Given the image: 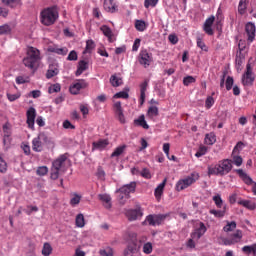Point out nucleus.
Returning <instances> with one entry per match:
<instances>
[{
  "mask_svg": "<svg viewBox=\"0 0 256 256\" xmlns=\"http://www.w3.org/2000/svg\"><path fill=\"white\" fill-rule=\"evenodd\" d=\"M215 142H217V136L215 135L214 132H210L205 136V143L207 145H213L215 144Z\"/></svg>",
  "mask_w": 256,
  "mask_h": 256,
  "instance_id": "c756f323",
  "label": "nucleus"
},
{
  "mask_svg": "<svg viewBox=\"0 0 256 256\" xmlns=\"http://www.w3.org/2000/svg\"><path fill=\"white\" fill-rule=\"evenodd\" d=\"M47 50L49 53H55L56 55L62 56H65L67 53H69V49H67V47L59 48L57 45L48 46Z\"/></svg>",
  "mask_w": 256,
  "mask_h": 256,
  "instance_id": "dca6fc26",
  "label": "nucleus"
},
{
  "mask_svg": "<svg viewBox=\"0 0 256 256\" xmlns=\"http://www.w3.org/2000/svg\"><path fill=\"white\" fill-rule=\"evenodd\" d=\"M53 253V247L50 243L46 242L43 244L42 255L50 256Z\"/></svg>",
  "mask_w": 256,
  "mask_h": 256,
  "instance_id": "7c9ffc66",
  "label": "nucleus"
},
{
  "mask_svg": "<svg viewBox=\"0 0 256 256\" xmlns=\"http://www.w3.org/2000/svg\"><path fill=\"white\" fill-rule=\"evenodd\" d=\"M236 229V222H227V225L224 226L223 230L224 232H231Z\"/></svg>",
  "mask_w": 256,
  "mask_h": 256,
  "instance_id": "09e8293b",
  "label": "nucleus"
},
{
  "mask_svg": "<svg viewBox=\"0 0 256 256\" xmlns=\"http://www.w3.org/2000/svg\"><path fill=\"white\" fill-rule=\"evenodd\" d=\"M213 201L215 202L218 209H221L223 207V199H221V195L214 196Z\"/></svg>",
  "mask_w": 256,
  "mask_h": 256,
  "instance_id": "6e6d98bb",
  "label": "nucleus"
},
{
  "mask_svg": "<svg viewBox=\"0 0 256 256\" xmlns=\"http://www.w3.org/2000/svg\"><path fill=\"white\" fill-rule=\"evenodd\" d=\"M45 146L47 148L55 147V142L53 138L45 134V132H40L36 138L32 140V150L34 152H42L44 151Z\"/></svg>",
  "mask_w": 256,
  "mask_h": 256,
  "instance_id": "f03ea898",
  "label": "nucleus"
},
{
  "mask_svg": "<svg viewBox=\"0 0 256 256\" xmlns=\"http://www.w3.org/2000/svg\"><path fill=\"white\" fill-rule=\"evenodd\" d=\"M100 29L103 32V34L106 37H108L109 42L112 43L113 42V32H112V30L106 25L102 26Z\"/></svg>",
  "mask_w": 256,
  "mask_h": 256,
  "instance_id": "c85d7f7f",
  "label": "nucleus"
},
{
  "mask_svg": "<svg viewBox=\"0 0 256 256\" xmlns=\"http://www.w3.org/2000/svg\"><path fill=\"white\" fill-rule=\"evenodd\" d=\"M10 32H11V27L9 25L0 26V35L10 33Z\"/></svg>",
  "mask_w": 256,
  "mask_h": 256,
  "instance_id": "0e129e2a",
  "label": "nucleus"
},
{
  "mask_svg": "<svg viewBox=\"0 0 256 256\" xmlns=\"http://www.w3.org/2000/svg\"><path fill=\"white\" fill-rule=\"evenodd\" d=\"M27 120L26 123L28 125V128L31 130H34L35 128V119L37 116L36 109L34 107H30L26 112Z\"/></svg>",
  "mask_w": 256,
  "mask_h": 256,
  "instance_id": "9b49d317",
  "label": "nucleus"
},
{
  "mask_svg": "<svg viewBox=\"0 0 256 256\" xmlns=\"http://www.w3.org/2000/svg\"><path fill=\"white\" fill-rule=\"evenodd\" d=\"M244 56L243 55H241V52H240V54L239 55H237L236 56V67H237V69H240L241 68V66H242V64H243V62H244Z\"/></svg>",
  "mask_w": 256,
  "mask_h": 256,
  "instance_id": "680f3d73",
  "label": "nucleus"
},
{
  "mask_svg": "<svg viewBox=\"0 0 256 256\" xmlns=\"http://www.w3.org/2000/svg\"><path fill=\"white\" fill-rule=\"evenodd\" d=\"M114 110H115L116 116L118 117V120L120 121V123L125 124L126 119H125V115L123 114V108H122L120 101H118L114 104Z\"/></svg>",
  "mask_w": 256,
  "mask_h": 256,
  "instance_id": "2eb2a0df",
  "label": "nucleus"
},
{
  "mask_svg": "<svg viewBox=\"0 0 256 256\" xmlns=\"http://www.w3.org/2000/svg\"><path fill=\"white\" fill-rule=\"evenodd\" d=\"M104 9L109 13H115L118 11V6L115 0H104Z\"/></svg>",
  "mask_w": 256,
  "mask_h": 256,
  "instance_id": "6ab92c4d",
  "label": "nucleus"
},
{
  "mask_svg": "<svg viewBox=\"0 0 256 256\" xmlns=\"http://www.w3.org/2000/svg\"><path fill=\"white\" fill-rule=\"evenodd\" d=\"M99 254L100 256H114V251H113V248L108 246L104 249H100Z\"/></svg>",
  "mask_w": 256,
  "mask_h": 256,
  "instance_id": "c9c22d12",
  "label": "nucleus"
},
{
  "mask_svg": "<svg viewBox=\"0 0 256 256\" xmlns=\"http://www.w3.org/2000/svg\"><path fill=\"white\" fill-rule=\"evenodd\" d=\"M98 198H99L100 201H102L105 209H111V207H112V203H111L112 198L110 197V195H108V194H99Z\"/></svg>",
  "mask_w": 256,
  "mask_h": 256,
  "instance_id": "4be33fe9",
  "label": "nucleus"
},
{
  "mask_svg": "<svg viewBox=\"0 0 256 256\" xmlns=\"http://www.w3.org/2000/svg\"><path fill=\"white\" fill-rule=\"evenodd\" d=\"M88 87V83L85 79H78L75 83H73L69 91L72 95H78L81 90H84Z\"/></svg>",
  "mask_w": 256,
  "mask_h": 256,
  "instance_id": "9d476101",
  "label": "nucleus"
},
{
  "mask_svg": "<svg viewBox=\"0 0 256 256\" xmlns=\"http://www.w3.org/2000/svg\"><path fill=\"white\" fill-rule=\"evenodd\" d=\"M245 31L248 35V41L253 42L255 39L256 27L253 23L249 22L246 24Z\"/></svg>",
  "mask_w": 256,
  "mask_h": 256,
  "instance_id": "f3484780",
  "label": "nucleus"
},
{
  "mask_svg": "<svg viewBox=\"0 0 256 256\" xmlns=\"http://www.w3.org/2000/svg\"><path fill=\"white\" fill-rule=\"evenodd\" d=\"M59 74V70L57 68L55 69H48L47 73H46V78L47 79H52L54 77H56Z\"/></svg>",
  "mask_w": 256,
  "mask_h": 256,
  "instance_id": "de8ad7c7",
  "label": "nucleus"
},
{
  "mask_svg": "<svg viewBox=\"0 0 256 256\" xmlns=\"http://www.w3.org/2000/svg\"><path fill=\"white\" fill-rule=\"evenodd\" d=\"M139 251L137 243L135 241H132L129 243L128 247L124 251L125 256H133Z\"/></svg>",
  "mask_w": 256,
  "mask_h": 256,
  "instance_id": "aec40b11",
  "label": "nucleus"
},
{
  "mask_svg": "<svg viewBox=\"0 0 256 256\" xmlns=\"http://www.w3.org/2000/svg\"><path fill=\"white\" fill-rule=\"evenodd\" d=\"M114 98L116 99H128L129 93L126 91H120L114 95Z\"/></svg>",
  "mask_w": 256,
  "mask_h": 256,
  "instance_id": "bf43d9fd",
  "label": "nucleus"
},
{
  "mask_svg": "<svg viewBox=\"0 0 256 256\" xmlns=\"http://www.w3.org/2000/svg\"><path fill=\"white\" fill-rule=\"evenodd\" d=\"M136 182H131L130 184L122 186L117 192L125 194L129 198L130 193H134L136 190Z\"/></svg>",
  "mask_w": 256,
  "mask_h": 256,
  "instance_id": "4468645a",
  "label": "nucleus"
},
{
  "mask_svg": "<svg viewBox=\"0 0 256 256\" xmlns=\"http://www.w3.org/2000/svg\"><path fill=\"white\" fill-rule=\"evenodd\" d=\"M165 219L166 215L164 214H150L146 216V222H148V225L152 227L160 226Z\"/></svg>",
  "mask_w": 256,
  "mask_h": 256,
  "instance_id": "1a4fd4ad",
  "label": "nucleus"
},
{
  "mask_svg": "<svg viewBox=\"0 0 256 256\" xmlns=\"http://www.w3.org/2000/svg\"><path fill=\"white\" fill-rule=\"evenodd\" d=\"M230 239L232 240L233 245L241 242L242 232L240 230H237L235 233L230 235Z\"/></svg>",
  "mask_w": 256,
  "mask_h": 256,
  "instance_id": "2f4dec72",
  "label": "nucleus"
},
{
  "mask_svg": "<svg viewBox=\"0 0 256 256\" xmlns=\"http://www.w3.org/2000/svg\"><path fill=\"white\" fill-rule=\"evenodd\" d=\"M23 65L30 70H35L39 67L41 61V52L35 47H28L26 57L23 58Z\"/></svg>",
  "mask_w": 256,
  "mask_h": 256,
  "instance_id": "f257e3e1",
  "label": "nucleus"
},
{
  "mask_svg": "<svg viewBox=\"0 0 256 256\" xmlns=\"http://www.w3.org/2000/svg\"><path fill=\"white\" fill-rule=\"evenodd\" d=\"M235 172L239 175L245 184L251 185L253 183V180L242 169H237Z\"/></svg>",
  "mask_w": 256,
  "mask_h": 256,
  "instance_id": "393cba45",
  "label": "nucleus"
},
{
  "mask_svg": "<svg viewBox=\"0 0 256 256\" xmlns=\"http://www.w3.org/2000/svg\"><path fill=\"white\" fill-rule=\"evenodd\" d=\"M207 233V227L204 222H199V227L191 234L192 239L200 240Z\"/></svg>",
  "mask_w": 256,
  "mask_h": 256,
  "instance_id": "f8f14e48",
  "label": "nucleus"
},
{
  "mask_svg": "<svg viewBox=\"0 0 256 256\" xmlns=\"http://www.w3.org/2000/svg\"><path fill=\"white\" fill-rule=\"evenodd\" d=\"M232 163H234L237 167H240L243 163V159L240 156H234Z\"/></svg>",
  "mask_w": 256,
  "mask_h": 256,
  "instance_id": "338daca9",
  "label": "nucleus"
},
{
  "mask_svg": "<svg viewBox=\"0 0 256 256\" xmlns=\"http://www.w3.org/2000/svg\"><path fill=\"white\" fill-rule=\"evenodd\" d=\"M95 47V43L92 40H88L86 42V51L87 53H90V51Z\"/></svg>",
  "mask_w": 256,
  "mask_h": 256,
  "instance_id": "774afa93",
  "label": "nucleus"
},
{
  "mask_svg": "<svg viewBox=\"0 0 256 256\" xmlns=\"http://www.w3.org/2000/svg\"><path fill=\"white\" fill-rule=\"evenodd\" d=\"M59 19V11L56 6L44 9L41 12V23L45 26H51Z\"/></svg>",
  "mask_w": 256,
  "mask_h": 256,
  "instance_id": "20e7f679",
  "label": "nucleus"
},
{
  "mask_svg": "<svg viewBox=\"0 0 256 256\" xmlns=\"http://www.w3.org/2000/svg\"><path fill=\"white\" fill-rule=\"evenodd\" d=\"M129 221H136L138 217H142V212L139 209H131L126 213Z\"/></svg>",
  "mask_w": 256,
  "mask_h": 256,
  "instance_id": "5701e85b",
  "label": "nucleus"
},
{
  "mask_svg": "<svg viewBox=\"0 0 256 256\" xmlns=\"http://www.w3.org/2000/svg\"><path fill=\"white\" fill-rule=\"evenodd\" d=\"M126 148H127L126 145L116 148L115 151L112 153L111 157H119L120 155L123 154Z\"/></svg>",
  "mask_w": 256,
  "mask_h": 256,
  "instance_id": "a18cd8bd",
  "label": "nucleus"
},
{
  "mask_svg": "<svg viewBox=\"0 0 256 256\" xmlns=\"http://www.w3.org/2000/svg\"><path fill=\"white\" fill-rule=\"evenodd\" d=\"M255 81V75L253 73V68L251 64L248 62L246 66V71L242 76V85L244 87H251L253 86Z\"/></svg>",
  "mask_w": 256,
  "mask_h": 256,
  "instance_id": "6e6552de",
  "label": "nucleus"
},
{
  "mask_svg": "<svg viewBox=\"0 0 256 256\" xmlns=\"http://www.w3.org/2000/svg\"><path fill=\"white\" fill-rule=\"evenodd\" d=\"M75 224L78 228H83L85 226V220L83 214H78L75 219Z\"/></svg>",
  "mask_w": 256,
  "mask_h": 256,
  "instance_id": "4c0bfd02",
  "label": "nucleus"
},
{
  "mask_svg": "<svg viewBox=\"0 0 256 256\" xmlns=\"http://www.w3.org/2000/svg\"><path fill=\"white\" fill-rule=\"evenodd\" d=\"M196 83V78L193 77V76H187V77H184L183 78V85L188 87L190 86L191 84H194Z\"/></svg>",
  "mask_w": 256,
  "mask_h": 256,
  "instance_id": "37998d69",
  "label": "nucleus"
},
{
  "mask_svg": "<svg viewBox=\"0 0 256 256\" xmlns=\"http://www.w3.org/2000/svg\"><path fill=\"white\" fill-rule=\"evenodd\" d=\"M77 59H78V56H77L76 51L72 50V51L69 53V55H68V57H67V60H68V61H77Z\"/></svg>",
  "mask_w": 256,
  "mask_h": 256,
  "instance_id": "69168bd1",
  "label": "nucleus"
},
{
  "mask_svg": "<svg viewBox=\"0 0 256 256\" xmlns=\"http://www.w3.org/2000/svg\"><path fill=\"white\" fill-rule=\"evenodd\" d=\"M234 85V79L231 76H228L225 82V87L227 91H230Z\"/></svg>",
  "mask_w": 256,
  "mask_h": 256,
  "instance_id": "864d4df0",
  "label": "nucleus"
},
{
  "mask_svg": "<svg viewBox=\"0 0 256 256\" xmlns=\"http://www.w3.org/2000/svg\"><path fill=\"white\" fill-rule=\"evenodd\" d=\"M197 47H199L201 50L208 53L209 47L206 45V43L203 41L201 37H197L196 39Z\"/></svg>",
  "mask_w": 256,
  "mask_h": 256,
  "instance_id": "f704fd0d",
  "label": "nucleus"
},
{
  "mask_svg": "<svg viewBox=\"0 0 256 256\" xmlns=\"http://www.w3.org/2000/svg\"><path fill=\"white\" fill-rule=\"evenodd\" d=\"M7 168V163L0 154V173H5L7 171Z\"/></svg>",
  "mask_w": 256,
  "mask_h": 256,
  "instance_id": "4d7b16f0",
  "label": "nucleus"
},
{
  "mask_svg": "<svg viewBox=\"0 0 256 256\" xmlns=\"http://www.w3.org/2000/svg\"><path fill=\"white\" fill-rule=\"evenodd\" d=\"M138 63L147 69L153 63V54L148 52L147 49L140 50V54H138Z\"/></svg>",
  "mask_w": 256,
  "mask_h": 256,
  "instance_id": "0eeeda50",
  "label": "nucleus"
},
{
  "mask_svg": "<svg viewBox=\"0 0 256 256\" xmlns=\"http://www.w3.org/2000/svg\"><path fill=\"white\" fill-rule=\"evenodd\" d=\"M209 213L210 215H214V217H218V218L225 217V211L212 209L209 211Z\"/></svg>",
  "mask_w": 256,
  "mask_h": 256,
  "instance_id": "13d9d810",
  "label": "nucleus"
},
{
  "mask_svg": "<svg viewBox=\"0 0 256 256\" xmlns=\"http://www.w3.org/2000/svg\"><path fill=\"white\" fill-rule=\"evenodd\" d=\"M214 22H215V16H211V17L207 18L204 23L203 30L209 36H212L215 33V32H213V28H212Z\"/></svg>",
  "mask_w": 256,
  "mask_h": 256,
  "instance_id": "ddd939ff",
  "label": "nucleus"
},
{
  "mask_svg": "<svg viewBox=\"0 0 256 256\" xmlns=\"http://www.w3.org/2000/svg\"><path fill=\"white\" fill-rule=\"evenodd\" d=\"M140 176H142V177H144L146 179H151L152 178L151 172L147 168L142 169V171L140 173Z\"/></svg>",
  "mask_w": 256,
  "mask_h": 256,
  "instance_id": "e2e57ef3",
  "label": "nucleus"
},
{
  "mask_svg": "<svg viewBox=\"0 0 256 256\" xmlns=\"http://www.w3.org/2000/svg\"><path fill=\"white\" fill-rule=\"evenodd\" d=\"M168 179L164 178L163 181L155 188L154 190V196L157 200L161 199V196L163 195L164 188L167 184Z\"/></svg>",
  "mask_w": 256,
  "mask_h": 256,
  "instance_id": "a211bd4d",
  "label": "nucleus"
},
{
  "mask_svg": "<svg viewBox=\"0 0 256 256\" xmlns=\"http://www.w3.org/2000/svg\"><path fill=\"white\" fill-rule=\"evenodd\" d=\"M147 116L150 119H154L159 116V108L157 106H149Z\"/></svg>",
  "mask_w": 256,
  "mask_h": 256,
  "instance_id": "cd10ccee",
  "label": "nucleus"
},
{
  "mask_svg": "<svg viewBox=\"0 0 256 256\" xmlns=\"http://www.w3.org/2000/svg\"><path fill=\"white\" fill-rule=\"evenodd\" d=\"M213 105H215V99L213 98V96H208L205 101L206 109H211Z\"/></svg>",
  "mask_w": 256,
  "mask_h": 256,
  "instance_id": "603ef678",
  "label": "nucleus"
},
{
  "mask_svg": "<svg viewBox=\"0 0 256 256\" xmlns=\"http://www.w3.org/2000/svg\"><path fill=\"white\" fill-rule=\"evenodd\" d=\"M248 3H249L248 0H240L239 6H238L239 14L241 15L245 14Z\"/></svg>",
  "mask_w": 256,
  "mask_h": 256,
  "instance_id": "72a5a7b5",
  "label": "nucleus"
},
{
  "mask_svg": "<svg viewBox=\"0 0 256 256\" xmlns=\"http://www.w3.org/2000/svg\"><path fill=\"white\" fill-rule=\"evenodd\" d=\"M242 251L244 254L246 255H250L253 254V256H256V243L252 244V245H245L244 247H242Z\"/></svg>",
  "mask_w": 256,
  "mask_h": 256,
  "instance_id": "bb28decb",
  "label": "nucleus"
},
{
  "mask_svg": "<svg viewBox=\"0 0 256 256\" xmlns=\"http://www.w3.org/2000/svg\"><path fill=\"white\" fill-rule=\"evenodd\" d=\"M110 83L113 87L117 88V87L121 86L122 80L120 78L116 77L115 75H112L110 78Z\"/></svg>",
  "mask_w": 256,
  "mask_h": 256,
  "instance_id": "79ce46f5",
  "label": "nucleus"
},
{
  "mask_svg": "<svg viewBox=\"0 0 256 256\" xmlns=\"http://www.w3.org/2000/svg\"><path fill=\"white\" fill-rule=\"evenodd\" d=\"M148 86H149L148 80H144V82L140 84V105H143L145 103L146 91Z\"/></svg>",
  "mask_w": 256,
  "mask_h": 256,
  "instance_id": "412c9836",
  "label": "nucleus"
},
{
  "mask_svg": "<svg viewBox=\"0 0 256 256\" xmlns=\"http://www.w3.org/2000/svg\"><path fill=\"white\" fill-rule=\"evenodd\" d=\"M27 209L23 210L26 215H32L33 212L37 213L39 211V208L37 206H27Z\"/></svg>",
  "mask_w": 256,
  "mask_h": 256,
  "instance_id": "052dcab7",
  "label": "nucleus"
},
{
  "mask_svg": "<svg viewBox=\"0 0 256 256\" xmlns=\"http://www.w3.org/2000/svg\"><path fill=\"white\" fill-rule=\"evenodd\" d=\"M48 172H49V168L47 166L38 167L36 170V174L38 176H45L48 174Z\"/></svg>",
  "mask_w": 256,
  "mask_h": 256,
  "instance_id": "49530a36",
  "label": "nucleus"
},
{
  "mask_svg": "<svg viewBox=\"0 0 256 256\" xmlns=\"http://www.w3.org/2000/svg\"><path fill=\"white\" fill-rule=\"evenodd\" d=\"M232 160L224 159L218 164L208 167V175L225 176L232 170Z\"/></svg>",
  "mask_w": 256,
  "mask_h": 256,
  "instance_id": "7ed1b4c3",
  "label": "nucleus"
},
{
  "mask_svg": "<svg viewBox=\"0 0 256 256\" xmlns=\"http://www.w3.org/2000/svg\"><path fill=\"white\" fill-rule=\"evenodd\" d=\"M87 69H88V63L84 60H81L78 63V67H77V70L75 72L76 77L81 76L82 73H84Z\"/></svg>",
  "mask_w": 256,
  "mask_h": 256,
  "instance_id": "b1692460",
  "label": "nucleus"
},
{
  "mask_svg": "<svg viewBox=\"0 0 256 256\" xmlns=\"http://www.w3.org/2000/svg\"><path fill=\"white\" fill-rule=\"evenodd\" d=\"M59 92H61V84H59V83L51 85L48 89L49 94H54V93H59Z\"/></svg>",
  "mask_w": 256,
  "mask_h": 256,
  "instance_id": "a19ab883",
  "label": "nucleus"
},
{
  "mask_svg": "<svg viewBox=\"0 0 256 256\" xmlns=\"http://www.w3.org/2000/svg\"><path fill=\"white\" fill-rule=\"evenodd\" d=\"M67 161V155H61L53 163L51 168V179L57 180L59 178V172L65 166Z\"/></svg>",
  "mask_w": 256,
  "mask_h": 256,
  "instance_id": "423d86ee",
  "label": "nucleus"
},
{
  "mask_svg": "<svg viewBox=\"0 0 256 256\" xmlns=\"http://www.w3.org/2000/svg\"><path fill=\"white\" fill-rule=\"evenodd\" d=\"M200 179V174L198 172L191 173L188 177L185 179H181L176 183V190L182 191L188 187H190L192 184L196 183L197 180Z\"/></svg>",
  "mask_w": 256,
  "mask_h": 256,
  "instance_id": "39448f33",
  "label": "nucleus"
},
{
  "mask_svg": "<svg viewBox=\"0 0 256 256\" xmlns=\"http://www.w3.org/2000/svg\"><path fill=\"white\" fill-rule=\"evenodd\" d=\"M2 3L10 8H16L21 3V0H2Z\"/></svg>",
  "mask_w": 256,
  "mask_h": 256,
  "instance_id": "ea45409f",
  "label": "nucleus"
},
{
  "mask_svg": "<svg viewBox=\"0 0 256 256\" xmlns=\"http://www.w3.org/2000/svg\"><path fill=\"white\" fill-rule=\"evenodd\" d=\"M142 251L144 254L149 255L153 252V245L151 242H147L144 244V247L142 248Z\"/></svg>",
  "mask_w": 256,
  "mask_h": 256,
  "instance_id": "c03bdc74",
  "label": "nucleus"
},
{
  "mask_svg": "<svg viewBox=\"0 0 256 256\" xmlns=\"http://www.w3.org/2000/svg\"><path fill=\"white\" fill-rule=\"evenodd\" d=\"M108 140H98V142L93 143V147L98 150H102L108 146Z\"/></svg>",
  "mask_w": 256,
  "mask_h": 256,
  "instance_id": "473e14b6",
  "label": "nucleus"
},
{
  "mask_svg": "<svg viewBox=\"0 0 256 256\" xmlns=\"http://www.w3.org/2000/svg\"><path fill=\"white\" fill-rule=\"evenodd\" d=\"M134 26L136 27V30L140 32L145 31L147 28L145 21H142V20H136V23L134 24Z\"/></svg>",
  "mask_w": 256,
  "mask_h": 256,
  "instance_id": "58836bf2",
  "label": "nucleus"
},
{
  "mask_svg": "<svg viewBox=\"0 0 256 256\" xmlns=\"http://www.w3.org/2000/svg\"><path fill=\"white\" fill-rule=\"evenodd\" d=\"M159 0H144V7H146V9H149V7H156L158 4Z\"/></svg>",
  "mask_w": 256,
  "mask_h": 256,
  "instance_id": "8fccbe9b",
  "label": "nucleus"
},
{
  "mask_svg": "<svg viewBox=\"0 0 256 256\" xmlns=\"http://www.w3.org/2000/svg\"><path fill=\"white\" fill-rule=\"evenodd\" d=\"M207 152H208V148L205 146H202L196 152L195 157H197V158L203 157L204 155L207 154Z\"/></svg>",
  "mask_w": 256,
  "mask_h": 256,
  "instance_id": "3c124183",
  "label": "nucleus"
},
{
  "mask_svg": "<svg viewBox=\"0 0 256 256\" xmlns=\"http://www.w3.org/2000/svg\"><path fill=\"white\" fill-rule=\"evenodd\" d=\"M80 200H81V196L74 193L73 197L70 200V204L72 205V207H75V205L79 204Z\"/></svg>",
  "mask_w": 256,
  "mask_h": 256,
  "instance_id": "5fc2aeb1",
  "label": "nucleus"
},
{
  "mask_svg": "<svg viewBox=\"0 0 256 256\" xmlns=\"http://www.w3.org/2000/svg\"><path fill=\"white\" fill-rule=\"evenodd\" d=\"M134 124L144 128L146 130L149 129V125H148L147 121L145 120V115L144 114L140 115L138 117V119H135L134 120Z\"/></svg>",
  "mask_w": 256,
  "mask_h": 256,
  "instance_id": "a878e982",
  "label": "nucleus"
},
{
  "mask_svg": "<svg viewBox=\"0 0 256 256\" xmlns=\"http://www.w3.org/2000/svg\"><path fill=\"white\" fill-rule=\"evenodd\" d=\"M238 204L242 205V207H246V209H250L251 211L255 209V204L251 203L249 200H240Z\"/></svg>",
  "mask_w": 256,
  "mask_h": 256,
  "instance_id": "e433bc0d",
  "label": "nucleus"
}]
</instances>
